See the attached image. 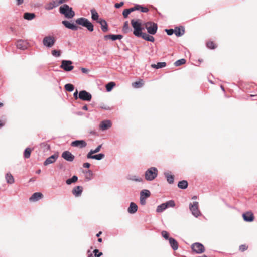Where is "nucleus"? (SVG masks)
<instances>
[{
  "label": "nucleus",
  "instance_id": "nucleus-1",
  "mask_svg": "<svg viewBox=\"0 0 257 257\" xmlns=\"http://www.w3.org/2000/svg\"><path fill=\"white\" fill-rule=\"evenodd\" d=\"M132 27L134 29L133 34L137 37L141 36L142 30L144 28L142 27L141 20L140 19H132L131 21Z\"/></svg>",
  "mask_w": 257,
  "mask_h": 257
},
{
  "label": "nucleus",
  "instance_id": "nucleus-2",
  "mask_svg": "<svg viewBox=\"0 0 257 257\" xmlns=\"http://www.w3.org/2000/svg\"><path fill=\"white\" fill-rule=\"evenodd\" d=\"M59 12L68 19H72L75 16V12L68 5L64 4L59 8Z\"/></svg>",
  "mask_w": 257,
  "mask_h": 257
},
{
  "label": "nucleus",
  "instance_id": "nucleus-3",
  "mask_svg": "<svg viewBox=\"0 0 257 257\" xmlns=\"http://www.w3.org/2000/svg\"><path fill=\"white\" fill-rule=\"evenodd\" d=\"M75 22L77 24L86 28L90 32L94 30L93 24L86 18H79L76 20Z\"/></svg>",
  "mask_w": 257,
  "mask_h": 257
},
{
  "label": "nucleus",
  "instance_id": "nucleus-4",
  "mask_svg": "<svg viewBox=\"0 0 257 257\" xmlns=\"http://www.w3.org/2000/svg\"><path fill=\"white\" fill-rule=\"evenodd\" d=\"M158 170L157 168L152 167L148 169L145 172V178L147 181H151L157 176Z\"/></svg>",
  "mask_w": 257,
  "mask_h": 257
},
{
  "label": "nucleus",
  "instance_id": "nucleus-5",
  "mask_svg": "<svg viewBox=\"0 0 257 257\" xmlns=\"http://www.w3.org/2000/svg\"><path fill=\"white\" fill-rule=\"evenodd\" d=\"M144 25L149 34L155 35L158 29V25L156 23L149 21L144 23Z\"/></svg>",
  "mask_w": 257,
  "mask_h": 257
},
{
  "label": "nucleus",
  "instance_id": "nucleus-6",
  "mask_svg": "<svg viewBox=\"0 0 257 257\" xmlns=\"http://www.w3.org/2000/svg\"><path fill=\"white\" fill-rule=\"evenodd\" d=\"M56 42L55 37L53 36H45L42 41L43 44L47 48L52 47Z\"/></svg>",
  "mask_w": 257,
  "mask_h": 257
},
{
  "label": "nucleus",
  "instance_id": "nucleus-7",
  "mask_svg": "<svg viewBox=\"0 0 257 257\" xmlns=\"http://www.w3.org/2000/svg\"><path fill=\"white\" fill-rule=\"evenodd\" d=\"M189 209L192 214L195 217H198L201 215V212L199 210L198 202L195 201L189 204Z\"/></svg>",
  "mask_w": 257,
  "mask_h": 257
},
{
  "label": "nucleus",
  "instance_id": "nucleus-8",
  "mask_svg": "<svg viewBox=\"0 0 257 257\" xmlns=\"http://www.w3.org/2000/svg\"><path fill=\"white\" fill-rule=\"evenodd\" d=\"M72 62L70 60H63L61 62V64L60 67L65 71L69 72L72 70L74 68V66L72 65Z\"/></svg>",
  "mask_w": 257,
  "mask_h": 257
},
{
  "label": "nucleus",
  "instance_id": "nucleus-9",
  "mask_svg": "<svg viewBox=\"0 0 257 257\" xmlns=\"http://www.w3.org/2000/svg\"><path fill=\"white\" fill-rule=\"evenodd\" d=\"M192 250L196 253L200 254L204 252L205 248L203 245L200 243L196 242L191 245Z\"/></svg>",
  "mask_w": 257,
  "mask_h": 257
},
{
  "label": "nucleus",
  "instance_id": "nucleus-10",
  "mask_svg": "<svg viewBox=\"0 0 257 257\" xmlns=\"http://www.w3.org/2000/svg\"><path fill=\"white\" fill-rule=\"evenodd\" d=\"M79 98L83 101H90L92 95L85 90H81L79 93Z\"/></svg>",
  "mask_w": 257,
  "mask_h": 257
},
{
  "label": "nucleus",
  "instance_id": "nucleus-11",
  "mask_svg": "<svg viewBox=\"0 0 257 257\" xmlns=\"http://www.w3.org/2000/svg\"><path fill=\"white\" fill-rule=\"evenodd\" d=\"M62 157L68 162H73L75 159V156L69 151H64L61 155Z\"/></svg>",
  "mask_w": 257,
  "mask_h": 257
},
{
  "label": "nucleus",
  "instance_id": "nucleus-12",
  "mask_svg": "<svg viewBox=\"0 0 257 257\" xmlns=\"http://www.w3.org/2000/svg\"><path fill=\"white\" fill-rule=\"evenodd\" d=\"M58 157V155L57 154H54L48 158L44 162V165L45 166L48 165L49 164H52L54 163Z\"/></svg>",
  "mask_w": 257,
  "mask_h": 257
},
{
  "label": "nucleus",
  "instance_id": "nucleus-13",
  "mask_svg": "<svg viewBox=\"0 0 257 257\" xmlns=\"http://www.w3.org/2000/svg\"><path fill=\"white\" fill-rule=\"evenodd\" d=\"M242 217L243 220L246 222H250L253 221L254 219L253 214L251 212H246L243 213Z\"/></svg>",
  "mask_w": 257,
  "mask_h": 257
},
{
  "label": "nucleus",
  "instance_id": "nucleus-14",
  "mask_svg": "<svg viewBox=\"0 0 257 257\" xmlns=\"http://www.w3.org/2000/svg\"><path fill=\"white\" fill-rule=\"evenodd\" d=\"M112 123L110 120H106L101 122L99 127L102 131L108 130L111 127Z\"/></svg>",
  "mask_w": 257,
  "mask_h": 257
},
{
  "label": "nucleus",
  "instance_id": "nucleus-15",
  "mask_svg": "<svg viewBox=\"0 0 257 257\" xmlns=\"http://www.w3.org/2000/svg\"><path fill=\"white\" fill-rule=\"evenodd\" d=\"M71 145L73 147H77L82 148L86 146L87 143L84 140H75L73 141Z\"/></svg>",
  "mask_w": 257,
  "mask_h": 257
},
{
  "label": "nucleus",
  "instance_id": "nucleus-16",
  "mask_svg": "<svg viewBox=\"0 0 257 257\" xmlns=\"http://www.w3.org/2000/svg\"><path fill=\"white\" fill-rule=\"evenodd\" d=\"M28 43L23 40H19L16 43L17 48L24 50L28 48Z\"/></svg>",
  "mask_w": 257,
  "mask_h": 257
},
{
  "label": "nucleus",
  "instance_id": "nucleus-17",
  "mask_svg": "<svg viewBox=\"0 0 257 257\" xmlns=\"http://www.w3.org/2000/svg\"><path fill=\"white\" fill-rule=\"evenodd\" d=\"M62 23L65 26V27L72 30L76 31L78 29V27L76 25L71 23L68 21H63Z\"/></svg>",
  "mask_w": 257,
  "mask_h": 257
},
{
  "label": "nucleus",
  "instance_id": "nucleus-18",
  "mask_svg": "<svg viewBox=\"0 0 257 257\" xmlns=\"http://www.w3.org/2000/svg\"><path fill=\"white\" fill-rule=\"evenodd\" d=\"M123 38V36L121 34H109L104 36V39L107 40L108 39H111L113 41H115L117 39L120 40Z\"/></svg>",
  "mask_w": 257,
  "mask_h": 257
},
{
  "label": "nucleus",
  "instance_id": "nucleus-19",
  "mask_svg": "<svg viewBox=\"0 0 257 257\" xmlns=\"http://www.w3.org/2000/svg\"><path fill=\"white\" fill-rule=\"evenodd\" d=\"M83 191V187L81 186H75L72 190V194L75 197L80 196Z\"/></svg>",
  "mask_w": 257,
  "mask_h": 257
},
{
  "label": "nucleus",
  "instance_id": "nucleus-20",
  "mask_svg": "<svg viewBox=\"0 0 257 257\" xmlns=\"http://www.w3.org/2000/svg\"><path fill=\"white\" fill-rule=\"evenodd\" d=\"M97 23H99L101 25V28L103 32H106L108 30V25L106 21L103 19H99L98 20Z\"/></svg>",
  "mask_w": 257,
  "mask_h": 257
},
{
  "label": "nucleus",
  "instance_id": "nucleus-21",
  "mask_svg": "<svg viewBox=\"0 0 257 257\" xmlns=\"http://www.w3.org/2000/svg\"><path fill=\"white\" fill-rule=\"evenodd\" d=\"M43 197V194L40 192H35L30 197L29 200L30 201H37Z\"/></svg>",
  "mask_w": 257,
  "mask_h": 257
},
{
  "label": "nucleus",
  "instance_id": "nucleus-22",
  "mask_svg": "<svg viewBox=\"0 0 257 257\" xmlns=\"http://www.w3.org/2000/svg\"><path fill=\"white\" fill-rule=\"evenodd\" d=\"M165 177L166 178L169 184H173L174 181V176L172 175L170 172H165L164 173Z\"/></svg>",
  "mask_w": 257,
  "mask_h": 257
},
{
  "label": "nucleus",
  "instance_id": "nucleus-23",
  "mask_svg": "<svg viewBox=\"0 0 257 257\" xmlns=\"http://www.w3.org/2000/svg\"><path fill=\"white\" fill-rule=\"evenodd\" d=\"M174 30V34L177 37L182 36L185 32L184 28L182 26L180 27H176Z\"/></svg>",
  "mask_w": 257,
  "mask_h": 257
},
{
  "label": "nucleus",
  "instance_id": "nucleus-24",
  "mask_svg": "<svg viewBox=\"0 0 257 257\" xmlns=\"http://www.w3.org/2000/svg\"><path fill=\"white\" fill-rule=\"evenodd\" d=\"M169 244L173 250H176L178 248V243L173 238L170 237L169 239Z\"/></svg>",
  "mask_w": 257,
  "mask_h": 257
},
{
  "label": "nucleus",
  "instance_id": "nucleus-25",
  "mask_svg": "<svg viewBox=\"0 0 257 257\" xmlns=\"http://www.w3.org/2000/svg\"><path fill=\"white\" fill-rule=\"evenodd\" d=\"M138 210V206L136 203L134 202H131L130 206L127 209V211L130 214H134L137 212Z\"/></svg>",
  "mask_w": 257,
  "mask_h": 257
},
{
  "label": "nucleus",
  "instance_id": "nucleus-26",
  "mask_svg": "<svg viewBox=\"0 0 257 257\" xmlns=\"http://www.w3.org/2000/svg\"><path fill=\"white\" fill-rule=\"evenodd\" d=\"M127 179L129 180H131L135 182H142L143 181V179L142 178L136 175H129L127 176Z\"/></svg>",
  "mask_w": 257,
  "mask_h": 257
},
{
  "label": "nucleus",
  "instance_id": "nucleus-27",
  "mask_svg": "<svg viewBox=\"0 0 257 257\" xmlns=\"http://www.w3.org/2000/svg\"><path fill=\"white\" fill-rule=\"evenodd\" d=\"M137 7H132L129 9H124L122 12V15L124 18H127L128 15L132 12L137 10Z\"/></svg>",
  "mask_w": 257,
  "mask_h": 257
},
{
  "label": "nucleus",
  "instance_id": "nucleus-28",
  "mask_svg": "<svg viewBox=\"0 0 257 257\" xmlns=\"http://www.w3.org/2000/svg\"><path fill=\"white\" fill-rule=\"evenodd\" d=\"M5 179L7 183L10 184H12L15 182L14 178L10 173H7L6 174Z\"/></svg>",
  "mask_w": 257,
  "mask_h": 257
},
{
  "label": "nucleus",
  "instance_id": "nucleus-29",
  "mask_svg": "<svg viewBox=\"0 0 257 257\" xmlns=\"http://www.w3.org/2000/svg\"><path fill=\"white\" fill-rule=\"evenodd\" d=\"M139 37H141L145 40L151 42H153L155 40L154 38L152 36L149 35L145 33H142L141 36H139Z\"/></svg>",
  "mask_w": 257,
  "mask_h": 257
},
{
  "label": "nucleus",
  "instance_id": "nucleus-30",
  "mask_svg": "<svg viewBox=\"0 0 257 257\" xmlns=\"http://www.w3.org/2000/svg\"><path fill=\"white\" fill-rule=\"evenodd\" d=\"M188 186V182L186 180L179 181L178 183V187L182 189H185Z\"/></svg>",
  "mask_w": 257,
  "mask_h": 257
},
{
  "label": "nucleus",
  "instance_id": "nucleus-31",
  "mask_svg": "<svg viewBox=\"0 0 257 257\" xmlns=\"http://www.w3.org/2000/svg\"><path fill=\"white\" fill-rule=\"evenodd\" d=\"M90 12L91 14V18L93 20L97 21L99 20V15L97 11L94 9H91L90 10Z\"/></svg>",
  "mask_w": 257,
  "mask_h": 257
},
{
  "label": "nucleus",
  "instance_id": "nucleus-32",
  "mask_svg": "<svg viewBox=\"0 0 257 257\" xmlns=\"http://www.w3.org/2000/svg\"><path fill=\"white\" fill-rule=\"evenodd\" d=\"M85 173V179L87 181H89L92 179V176H93V172L90 170H86L83 172Z\"/></svg>",
  "mask_w": 257,
  "mask_h": 257
},
{
  "label": "nucleus",
  "instance_id": "nucleus-33",
  "mask_svg": "<svg viewBox=\"0 0 257 257\" xmlns=\"http://www.w3.org/2000/svg\"><path fill=\"white\" fill-rule=\"evenodd\" d=\"M35 17V14L33 13H25L24 14V18L28 20H31Z\"/></svg>",
  "mask_w": 257,
  "mask_h": 257
},
{
  "label": "nucleus",
  "instance_id": "nucleus-34",
  "mask_svg": "<svg viewBox=\"0 0 257 257\" xmlns=\"http://www.w3.org/2000/svg\"><path fill=\"white\" fill-rule=\"evenodd\" d=\"M166 66V63L163 62H158L156 64H152L151 67L156 69H159L164 67Z\"/></svg>",
  "mask_w": 257,
  "mask_h": 257
},
{
  "label": "nucleus",
  "instance_id": "nucleus-35",
  "mask_svg": "<svg viewBox=\"0 0 257 257\" xmlns=\"http://www.w3.org/2000/svg\"><path fill=\"white\" fill-rule=\"evenodd\" d=\"M78 180V177L76 175H74L72 178H69L66 181V183L67 185H70L73 183L76 182Z\"/></svg>",
  "mask_w": 257,
  "mask_h": 257
},
{
  "label": "nucleus",
  "instance_id": "nucleus-36",
  "mask_svg": "<svg viewBox=\"0 0 257 257\" xmlns=\"http://www.w3.org/2000/svg\"><path fill=\"white\" fill-rule=\"evenodd\" d=\"M151 195V193L149 190L144 189L141 191L140 196L144 197L145 198L149 197Z\"/></svg>",
  "mask_w": 257,
  "mask_h": 257
},
{
  "label": "nucleus",
  "instance_id": "nucleus-37",
  "mask_svg": "<svg viewBox=\"0 0 257 257\" xmlns=\"http://www.w3.org/2000/svg\"><path fill=\"white\" fill-rule=\"evenodd\" d=\"M167 208L166 205H165V203H162L159 205H158L156 208L157 212H162L164 211Z\"/></svg>",
  "mask_w": 257,
  "mask_h": 257
},
{
  "label": "nucleus",
  "instance_id": "nucleus-38",
  "mask_svg": "<svg viewBox=\"0 0 257 257\" xmlns=\"http://www.w3.org/2000/svg\"><path fill=\"white\" fill-rule=\"evenodd\" d=\"M115 84L114 82H110L106 85V89L107 92H110L112 90Z\"/></svg>",
  "mask_w": 257,
  "mask_h": 257
},
{
  "label": "nucleus",
  "instance_id": "nucleus-39",
  "mask_svg": "<svg viewBox=\"0 0 257 257\" xmlns=\"http://www.w3.org/2000/svg\"><path fill=\"white\" fill-rule=\"evenodd\" d=\"M143 85V83L142 80L136 81L132 83V86L133 87L136 88H139L141 87Z\"/></svg>",
  "mask_w": 257,
  "mask_h": 257
},
{
  "label": "nucleus",
  "instance_id": "nucleus-40",
  "mask_svg": "<svg viewBox=\"0 0 257 257\" xmlns=\"http://www.w3.org/2000/svg\"><path fill=\"white\" fill-rule=\"evenodd\" d=\"M134 7H137L138 8L137 10H140V11L143 13H147L149 11L148 8L147 7H143L139 5H136Z\"/></svg>",
  "mask_w": 257,
  "mask_h": 257
},
{
  "label": "nucleus",
  "instance_id": "nucleus-41",
  "mask_svg": "<svg viewBox=\"0 0 257 257\" xmlns=\"http://www.w3.org/2000/svg\"><path fill=\"white\" fill-rule=\"evenodd\" d=\"M122 30L123 32H124L125 33H127L131 31V29L128 26V21H126L124 22Z\"/></svg>",
  "mask_w": 257,
  "mask_h": 257
},
{
  "label": "nucleus",
  "instance_id": "nucleus-42",
  "mask_svg": "<svg viewBox=\"0 0 257 257\" xmlns=\"http://www.w3.org/2000/svg\"><path fill=\"white\" fill-rule=\"evenodd\" d=\"M65 89L67 91L72 92V91H73L74 90V86L72 84H70V83H68V84H66L65 85Z\"/></svg>",
  "mask_w": 257,
  "mask_h": 257
},
{
  "label": "nucleus",
  "instance_id": "nucleus-43",
  "mask_svg": "<svg viewBox=\"0 0 257 257\" xmlns=\"http://www.w3.org/2000/svg\"><path fill=\"white\" fill-rule=\"evenodd\" d=\"M31 150L30 148H26L24 152V157L25 158H29L30 157Z\"/></svg>",
  "mask_w": 257,
  "mask_h": 257
},
{
  "label": "nucleus",
  "instance_id": "nucleus-44",
  "mask_svg": "<svg viewBox=\"0 0 257 257\" xmlns=\"http://www.w3.org/2000/svg\"><path fill=\"white\" fill-rule=\"evenodd\" d=\"M52 55L55 57H59L61 56V51L57 50H53L51 51Z\"/></svg>",
  "mask_w": 257,
  "mask_h": 257
},
{
  "label": "nucleus",
  "instance_id": "nucleus-45",
  "mask_svg": "<svg viewBox=\"0 0 257 257\" xmlns=\"http://www.w3.org/2000/svg\"><path fill=\"white\" fill-rule=\"evenodd\" d=\"M185 62H186V60L184 58H182V59H179V60L176 61L174 63V64L176 66H179L182 64H185Z\"/></svg>",
  "mask_w": 257,
  "mask_h": 257
},
{
  "label": "nucleus",
  "instance_id": "nucleus-46",
  "mask_svg": "<svg viewBox=\"0 0 257 257\" xmlns=\"http://www.w3.org/2000/svg\"><path fill=\"white\" fill-rule=\"evenodd\" d=\"M105 157V155L103 153H100L96 155H94L93 159H95L97 160H100L104 158Z\"/></svg>",
  "mask_w": 257,
  "mask_h": 257
},
{
  "label": "nucleus",
  "instance_id": "nucleus-47",
  "mask_svg": "<svg viewBox=\"0 0 257 257\" xmlns=\"http://www.w3.org/2000/svg\"><path fill=\"white\" fill-rule=\"evenodd\" d=\"M44 8L45 10L49 11L54 8V7L53 5L52 2H50L45 5Z\"/></svg>",
  "mask_w": 257,
  "mask_h": 257
},
{
  "label": "nucleus",
  "instance_id": "nucleus-48",
  "mask_svg": "<svg viewBox=\"0 0 257 257\" xmlns=\"http://www.w3.org/2000/svg\"><path fill=\"white\" fill-rule=\"evenodd\" d=\"M165 205H166L167 208L169 207H173L175 205V202L173 200H169L168 201H167L165 203Z\"/></svg>",
  "mask_w": 257,
  "mask_h": 257
},
{
  "label": "nucleus",
  "instance_id": "nucleus-49",
  "mask_svg": "<svg viewBox=\"0 0 257 257\" xmlns=\"http://www.w3.org/2000/svg\"><path fill=\"white\" fill-rule=\"evenodd\" d=\"M206 46L207 48L210 49H214L216 48L215 44L212 41L208 42L206 43Z\"/></svg>",
  "mask_w": 257,
  "mask_h": 257
},
{
  "label": "nucleus",
  "instance_id": "nucleus-50",
  "mask_svg": "<svg viewBox=\"0 0 257 257\" xmlns=\"http://www.w3.org/2000/svg\"><path fill=\"white\" fill-rule=\"evenodd\" d=\"M161 234H162V236L165 239H167V240H169V239L170 238L169 237V233L167 231H162V232H161Z\"/></svg>",
  "mask_w": 257,
  "mask_h": 257
},
{
  "label": "nucleus",
  "instance_id": "nucleus-51",
  "mask_svg": "<svg viewBox=\"0 0 257 257\" xmlns=\"http://www.w3.org/2000/svg\"><path fill=\"white\" fill-rule=\"evenodd\" d=\"M54 6V8L58 7L59 5L61 4V1L59 0H53L51 1Z\"/></svg>",
  "mask_w": 257,
  "mask_h": 257
},
{
  "label": "nucleus",
  "instance_id": "nucleus-52",
  "mask_svg": "<svg viewBox=\"0 0 257 257\" xmlns=\"http://www.w3.org/2000/svg\"><path fill=\"white\" fill-rule=\"evenodd\" d=\"M95 257H100L103 254L102 252H99V250L95 249L93 250Z\"/></svg>",
  "mask_w": 257,
  "mask_h": 257
},
{
  "label": "nucleus",
  "instance_id": "nucleus-53",
  "mask_svg": "<svg viewBox=\"0 0 257 257\" xmlns=\"http://www.w3.org/2000/svg\"><path fill=\"white\" fill-rule=\"evenodd\" d=\"M93 154H94V153L93 152L92 149L87 154V158L88 159H93V157H94V155H93Z\"/></svg>",
  "mask_w": 257,
  "mask_h": 257
},
{
  "label": "nucleus",
  "instance_id": "nucleus-54",
  "mask_svg": "<svg viewBox=\"0 0 257 257\" xmlns=\"http://www.w3.org/2000/svg\"><path fill=\"white\" fill-rule=\"evenodd\" d=\"M41 147H45L46 149L48 150L50 149V145L45 143V142H43V143H42L41 144H40Z\"/></svg>",
  "mask_w": 257,
  "mask_h": 257
},
{
  "label": "nucleus",
  "instance_id": "nucleus-55",
  "mask_svg": "<svg viewBox=\"0 0 257 257\" xmlns=\"http://www.w3.org/2000/svg\"><path fill=\"white\" fill-rule=\"evenodd\" d=\"M140 204L142 205H144L146 204V198H145L144 197H142V196H140Z\"/></svg>",
  "mask_w": 257,
  "mask_h": 257
},
{
  "label": "nucleus",
  "instance_id": "nucleus-56",
  "mask_svg": "<svg viewBox=\"0 0 257 257\" xmlns=\"http://www.w3.org/2000/svg\"><path fill=\"white\" fill-rule=\"evenodd\" d=\"M165 32L167 33L168 35H172L173 33H174V30L172 29H165Z\"/></svg>",
  "mask_w": 257,
  "mask_h": 257
},
{
  "label": "nucleus",
  "instance_id": "nucleus-57",
  "mask_svg": "<svg viewBox=\"0 0 257 257\" xmlns=\"http://www.w3.org/2000/svg\"><path fill=\"white\" fill-rule=\"evenodd\" d=\"M247 246H246L245 245L242 244L239 246V250L242 252L244 251L245 250H247Z\"/></svg>",
  "mask_w": 257,
  "mask_h": 257
},
{
  "label": "nucleus",
  "instance_id": "nucleus-58",
  "mask_svg": "<svg viewBox=\"0 0 257 257\" xmlns=\"http://www.w3.org/2000/svg\"><path fill=\"white\" fill-rule=\"evenodd\" d=\"M102 147V145H99V146H98L94 150H92L93 152L95 153H98V152L100 151L101 148Z\"/></svg>",
  "mask_w": 257,
  "mask_h": 257
},
{
  "label": "nucleus",
  "instance_id": "nucleus-59",
  "mask_svg": "<svg viewBox=\"0 0 257 257\" xmlns=\"http://www.w3.org/2000/svg\"><path fill=\"white\" fill-rule=\"evenodd\" d=\"M124 4V3L123 2H121L119 3H116L114 5V7L116 8H120L121 6H122Z\"/></svg>",
  "mask_w": 257,
  "mask_h": 257
},
{
  "label": "nucleus",
  "instance_id": "nucleus-60",
  "mask_svg": "<svg viewBox=\"0 0 257 257\" xmlns=\"http://www.w3.org/2000/svg\"><path fill=\"white\" fill-rule=\"evenodd\" d=\"M81 70L83 73H88L89 71V70L88 69H86L85 68L82 67L81 68Z\"/></svg>",
  "mask_w": 257,
  "mask_h": 257
},
{
  "label": "nucleus",
  "instance_id": "nucleus-61",
  "mask_svg": "<svg viewBox=\"0 0 257 257\" xmlns=\"http://www.w3.org/2000/svg\"><path fill=\"white\" fill-rule=\"evenodd\" d=\"M73 96H74L75 99H76V100H77L79 98V95L78 96V91L77 90L74 93Z\"/></svg>",
  "mask_w": 257,
  "mask_h": 257
},
{
  "label": "nucleus",
  "instance_id": "nucleus-62",
  "mask_svg": "<svg viewBox=\"0 0 257 257\" xmlns=\"http://www.w3.org/2000/svg\"><path fill=\"white\" fill-rule=\"evenodd\" d=\"M90 166V164L89 163H85L83 164V167L86 168H89Z\"/></svg>",
  "mask_w": 257,
  "mask_h": 257
},
{
  "label": "nucleus",
  "instance_id": "nucleus-63",
  "mask_svg": "<svg viewBox=\"0 0 257 257\" xmlns=\"http://www.w3.org/2000/svg\"><path fill=\"white\" fill-rule=\"evenodd\" d=\"M24 0H16L17 5H20L23 3Z\"/></svg>",
  "mask_w": 257,
  "mask_h": 257
},
{
  "label": "nucleus",
  "instance_id": "nucleus-64",
  "mask_svg": "<svg viewBox=\"0 0 257 257\" xmlns=\"http://www.w3.org/2000/svg\"><path fill=\"white\" fill-rule=\"evenodd\" d=\"M101 108L103 109H105V110H110V107L109 106H102Z\"/></svg>",
  "mask_w": 257,
  "mask_h": 257
}]
</instances>
